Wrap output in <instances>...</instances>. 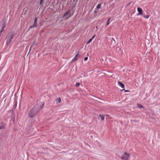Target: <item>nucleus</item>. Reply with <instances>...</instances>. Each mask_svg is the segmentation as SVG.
I'll return each mask as SVG.
<instances>
[{
	"label": "nucleus",
	"instance_id": "nucleus-29",
	"mask_svg": "<svg viewBox=\"0 0 160 160\" xmlns=\"http://www.w3.org/2000/svg\"><path fill=\"white\" fill-rule=\"evenodd\" d=\"M33 43L35 44V43H34V42H33Z\"/></svg>",
	"mask_w": 160,
	"mask_h": 160
},
{
	"label": "nucleus",
	"instance_id": "nucleus-11",
	"mask_svg": "<svg viewBox=\"0 0 160 160\" xmlns=\"http://www.w3.org/2000/svg\"><path fill=\"white\" fill-rule=\"evenodd\" d=\"M78 59V58H76V56H74V58L72 59L71 61V62H72L74 61H76Z\"/></svg>",
	"mask_w": 160,
	"mask_h": 160
},
{
	"label": "nucleus",
	"instance_id": "nucleus-12",
	"mask_svg": "<svg viewBox=\"0 0 160 160\" xmlns=\"http://www.w3.org/2000/svg\"><path fill=\"white\" fill-rule=\"evenodd\" d=\"M56 101L57 102V103H58L60 102L61 101V98H57L56 99Z\"/></svg>",
	"mask_w": 160,
	"mask_h": 160
},
{
	"label": "nucleus",
	"instance_id": "nucleus-7",
	"mask_svg": "<svg viewBox=\"0 0 160 160\" xmlns=\"http://www.w3.org/2000/svg\"><path fill=\"white\" fill-rule=\"evenodd\" d=\"M118 85L121 87L122 88H124V84L122 82L118 81Z\"/></svg>",
	"mask_w": 160,
	"mask_h": 160
},
{
	"label": "nucleus",
	"instance_id": "nucleus-19",
	"mask_svg": "<svg viewBox=\"0 0 160 160\" xmlns=\"http://www.w3.org/2000/svg\"><path fill=\"white\" fill-rule=\"evenodd\" d=\"M73 15V13L72 14H70L69 16L66 18V19H68L69 18L71 17Z\"/></svg>",
	"mask_w": 160,
	"mask_h": 160
},
{
	"label": "nucleus",
	"instance_id": "nucleus-28",
	"mask_svg": "<svg viewBox=\"0 0 160 160\" xmlns=\"http://www.w3.org/2000/svg\"><path fill=\"white\" fill-rule=\"evenodd\" d=\"M98 28V26H97L96 27V28Z\"/></svg>",
	"mask_w": 160,
	"mask_h": 160
},
{
	"label": "nucleus",
	"instance_id": "nucleus-25",
	"mask_svg": "<svg viewBox=\"0 0 160 160\" xmlns=\"http://www.w3.org/2000/svg\"><path fill=\"white\" fill-rule=\"evenodd\" d=\"M94 13H97V11H94Z\"/></svg>",
	"mask_w": 160,
	"mask_h": 160
},
{
	"label": "nucleus",
	"instance_id": "nucleus-10",
	"mask_svg": "<svg viewBox=\"0 0 160 160\" xmlns=\"http://www.w3.org/2000/svg\"><path fill=\"white\" fill-rule=\"evenodd\" d=\"M71 11V10H69L68 11L66 12L65 14L63 15V18L65 17L67 15L69 14Z\"/></svg>",
	"mask_w": 160,
	"mask_h": 160
},
{
	"label": "nucleus",
	"instance_id": "nucleus-13",
	"mask_svg": "<svg viewBox=\"0 0 160 160\" xmlns=\"http://www.w3.org/2000/svg\"><path fill=\"white\" fill-rule=\"evenodd\" d=\"M142 16L143 17L145 18H146V19H148L149 18V17H150V16L149 15H147L146 16H145L144 14H143V15H142Z\"/></svg>",
	"mask_w": 160,
	"mask_h": 160
},
{
	"label": "nucleus",
	"instance_id": "nucleus-8",
	"mask_svg": "<svg viewBox=\"0 0 160 160\" xmlns=\"http://www.w3.org/2000/svg\"><path fill=\"white\" fill-rule=\"evenodd\" d=\"M37 23L34 22L32 25H31L29 28H32L37 27Z\"/></svg>",
	"mask_w": 160,
	"mask_h": 160
},
{
	"label": "nucleus",
	"instance_id": "nucleus-15",
	"mask_svg": "<svg viewBox=\"0 0 160 160\" xmlns=\"http://www.w3.org/2000/svg\"><path fill=\"white\" fill-rule=\"evenodd\" d=\"M101 4H98L96 7V9L97 10H98L99 9L101 8Z\"/></svg>",
	"mask_w": 160,
	"mask_h": 160
},
{
	"label": "nucleus",
	"instance_id": "nucleus-6",
	"mask_svg": "<svg viewBox=\"0 0 160 160\" xmlns=\"http://www.w3.org/2000/svg\"><path fill=\"white\" fill-rule=\"evenodd\" d=\"M2 25L1 28V29L4 30V28H5L6 26V22L3 19L2 20Z\"/></svg>",
	"mask_w": 160,
	"mask_h": 160
},
{
	"label": "nucleus",
	"instance_id": "nucleus-23",
	"mask_svg": "<svg viewBox=\"0 0 160 160\" xmlns=\"http://www.w3.org/2000/svg\"><path fill=\"white\" fill-rule=\"evenodd\" d=\"M88 59V58L87 57H86L84 58V61H87Z\"/></svg>",
	"mask_w": 160,
	"mask_h": 160
},
{
	"label": "nucleus",
	"instance_id": "nucleus-30",
	"mask_svg": "<svg viewBox=\"0 0 160 160\" xmlns=\"http://www.w3.org/2000/svg\"><path fill=\"white\" fill-rule=\"evenodd\" d=\"M33 43L35 44V43H34V42H33Z\"/></svg>",
	"mask_w": 160,
	"mask_h": 160
},
{
	"label": "nucleus",
	"instance_id": "nucleus-16",
	"mask_svg": "<svg viewBox=\"0 0 160 160\" xmlns=\"http://www.w3.org/2000/svg\"><path fill=\"white\" fill-rule=\"evenodd\" d=\"M137 106L138 108H142V106L140 104H138Z\"/></svg>",
	"mask_w": 160,
	"mask_h": 160
},
{
	"label": "nucleus",
	"instance_id": "nucleus-14",
	"mask_svg": "<svg viewBox=\"0 0 160 160\" xmlns=\"http://www.w3.org/2000/svg\"><path fill=\"white\" fill-rule=\"evenodd\" d=\"M99 116L102 120H103L104 119V116L100 114Z\"/></svg>",
	"mask_w": 160,
	"mask_h": 160
},
{
	"label": "nucleus",
	"instance_id": "nucleus-2",
	"mask_svg": "<svg viewBox=\"0 0 160 160\" xmlns=\"http://www.w3.org/2000/svg\"><path fill=\"white\" fill-rule=\"evenodd\" d=\"M13 34L11 32L8 33L6 38V44L7 45H9V44L11 42Z\"/></svg>",
	"mask_w": 160,
	"mask_h": 160
},
{
	"label": "nucleus",
	"instance_id": "nucleus-24",
	"mask_svg": "<svg viewBox=\"0 0 160 160\" xmlns=\"http://www.w3.org/2000/svg\"><path fill=\"white\" fill-rule=\"evenodd\" d=\"M79 56L78 53L75 56H76V58H78V57Z\"/></svg>",
	"mask_w": 160,
	"mask_h": 160
},
{
	"label": "nucleus",
	"instance_id": "nucleus-20",
	"mask_svg": "<svg viewBox=\"0 0 160 160\" xmlns=\"http://www.w3.org/2000/svg\"><path fill=\"white\" fill-rule=\"evenodd\" d=\"M79 85H80V83L79 82H77L76 84V86H78Z\"/></svg>",
	"mask_w": 160,
	"mask_h": 160
},
{
	"label": "nucleus",
	"instance_id": "nucleus-3",
	"mask_svg": "<svg viewBox=\"0 0 160 160\" xmlns=\"http://www.w3.org/2000/svg\"><path fill=\"white\" fill-rule=\"evenodd\" d=\"M130 157V154L126 152H124L121 158L122 160H128Z\"/></svg>",
	"mask_w": 160,
	"mask_h": 160
},
{
	"label": "nucleus",
	"instance_id": "nucleus-4",
	"mask_svg": "<svg viewBox=\"0 0 160 160\" xmlns=\"http://www.w3.org/2000/svg\"><path fill=\"white\" fill-rule=\"evenodd\" d=\"M6 124L3 122H0V130L4 129L5 128Z\"/></svg>",
	"mask_w": 160,
	"mask_h": 160
},
{
	"label": "nucleus",
	"instance_id": "nucleus-5",
	"mask_svg": "<svg viewBox=\"0 0 160 160\" xmlns=\"http://www.w3.org/2000/svg\"><path fill=\"white\" fill-rule=\"evenodd\" d=\"M137 11L138 12V14H137V15H143V11L142 8H140L139 7H138L137 8Z\"/></svg>",
	"mask_w": 160,
	"mask_h": 160
},
{
	"label": "nucleus",
	"instance_id": "nucleus-31",
	"mask_svg": "<svg viewBox=\"0 0 160 160\" xmlns=\"http://www.w3.org/2000/svg\"><path fill=\"white\" fill-rule=\"evenodd\" d=\"M78 0H76V1H77Z\"/></svg>",
	"mask_w": 160,
	"mask_h": 160
},
{
	"label": "nucleus",
	"instance_id": "nucleus-21",
	"mask_svg": "<svg viewBox=\"0 0 160 160\" xmlns=\"http://www.w3.org/2000/svg\"><path fill=\"white\" fill-rule=\"evenodd\" d=\"M3 30H4L1 29V30L0 31V36H1V33L3 32Z\"/></svg>",
	"mask_w": 160,
	"mask_h": 160
},
{
	"label": "nucleus",
	"instance_id": "nucleus-1",
	"mask_svg": "<svg viewBox=\"0 0 160 160\" xmlns=\"http://www.w3.org/2000/svg\"><path fill=\"white\" fill-rule=\"evenodd\" d=\"M40 109L38 105L34 106L28 112V117L30 118H34Z\"/></svg>",
	"mask_w": 160,
	"mask_h": 160
},
{
	"label": "nucleus",
	"instance_id": "nucleus-22",
	"mask_svg": "<svg viewBox=\"0 0 160 160\" xmlns=\"http://www.w3.org/2000/svg\"><path fill=\"white\" fill-rule=\"evenodd\" d=\"M33 46V45H31L30 46V50H29V52H30V51L31 50V49L32 48Z\"/></svg>",
	"mask_w": 160,
	"mask_h": 160
},
{
	"label": "nucleus",
	"instance_id": "nucleus-27",
	"mask_svg": "<svg viewBox=\"0 0 160 160\" xmlns=\"http://www.w3.org/2000/svg\"><path fill=\"white\" fill-rule=\"evenodd\" d=\"M76 0H73V2H74Z\"/></svg>",
	"mask_w": 160,
	"mask_h": 160
},
{
	"label": "nucleus",
	"instance_id": "nucleus-9",
	"mask_svg": "<svg viewBox=\"0 0 160 160\" xmlns=\"http://www.w3.org/2000/svg\"><path fill=\"white\" fill-rule=\"evenodd\" d=\"M96 36L95 35H94L87 42V44H88L90 42H92L93 39Z\"/></svg>",
	"mask_w": 160,
	"mask_h": 160
},
{
	"label": "nucleus",
	"instance_id": "nucleus-18",
	"mask_svg": "<svg viewBox=\"0 0 160 160\" xmlns=\"http://www.w3.org/2000/svg\"><path fill=\"white\" fill-rule=\"evenodd\" d=\"M37 18H35L34 20V22L37 23Z\"/></svg>",
	"mask_w": 160,
	"mask_h": 160
},
{
	"label": "nucleus",
	"instance_id": "nucleus-17",
	"mask_svg": "<svg viewBox=\"0 0 160 160\" xmlns=\"http://www.w3.org/2000/svg\"><path fill=\"white\" fill-rule=\"evenodd\" d=\"M110 20V18H109L108 19V21H107V23H106V25L107 26H108V25L110 23L109 21Z\"/></svg>",
	"mask_w": 160,
	"mask_h": 160
},
{
	"label": "nucleus",
	"instance_id": "nucleus-26",
	"mask_svg": "<svg viewBox=\"0 0 160 160\" xmlns=\"http://www.w3.org/2000/svg\"><path fill=\"white\" fill-rule=\"evenodd\" d=\"M128 91V90H125V92H127Z\"/></svg>",
	"mask_w": 160,
	"mask_h": 160
}]
</instances>
